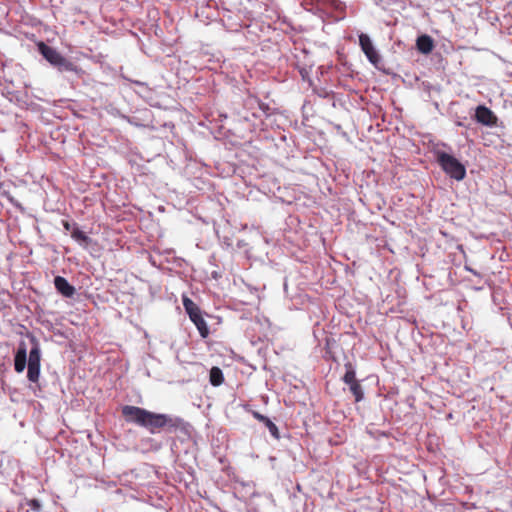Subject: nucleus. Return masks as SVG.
Here are the masks:
<instances>
[{"label": "nucleus", "mask_w": 512, "mask_h": 512, "mask_svg": "<svg viewBox=\"0 0 512 512\" xmlns=\"http://www.w3.org/2000/svg\"><path fill=\"white\" fill-rule=\"evenodd\" d=\"M190 320L196 326V328L202 338L205 339L209 336L210 330H209L207 322L205 321V319L202 316V312L197 313L195 315L193 314V316L190 317Z\"/></svg>", "instance_id": "obj_12"}, {"label": "nucleus", "mask_w": 512, "mask_h": 512, "mask_svg": "<svg viewBox=\"0 0 512 512\" xmlns=\"http://www.w3.org/2000/svg\"><path fill=\"white\" fill-rule=\"evenodd\" d=\"M350 392L353 394L355 401L360 402L364 399V391L359 381L348 385Z\"/></svg>", "instance_id": "obj_17"}, {"label": "nucleus", "mask_w": 512, "mask_h": 512, "mask_svg": "<svg viewBox=\"0 0 512 512\" xmlns=\"http://www.w3.org/2000/svg\"><path fill=\"white\" fill-rule=\"evenodd\" d=\"M223 381L224 376L222 370L218 367H212L210 370V383L213 386H219L223 383Z\"/></svg>", "instance_id": "obj_16"}, {"label": "nucleus", "mask_w": 512, "mask_h": 512, "mask_svg": "<svg viewBox=\"0 0 512 512\" xmlns=\"http://www.w3.org/2000/svg\"><path fill=\"white\" fill-rule=\"evenodd\" d=\"M71 237L78 242L81 246L86 247L89 243L92 242V239L86 235L78 226L74 227L71 233Z\"/></svg>", "instance_id": "obj_13"}, {"label": "nucleus", "mask_w": 512, "mask_h": 512, "mask_svg": "<svg viewBox=\"0 0 512 512\" xmlns=\"http://www.w3.org/2000/svg\"><path fill=\"white\" fill-rule=\"evenodd\" d=\"M122 414L127 422L146 428L154 434L163 428V413H155L141 407L125 405Z\"/></svg>", "instance_id": "obj_2"}, {"label": "nucleus", "mask_w": 512, "mask_h": 512, "mask_svg": "<svg viewBox=\"0 0 512 512\" xmlns=\"http://www.w3.org/2000/svg\"><path fill=\"white\" fill-rule=\"evenodd\" d=\"M436 161L451 179L462 181L466 177L465 165L453 155L445 151H438L436 153Z\"/></svg>", "instance_id": "obj_4"}, {"label": "nucleus", "mask_w": 512, "mask_h": 512, "mask_svg": "<svg viewBox=\"0 0 512 512\" xmlns=\"http://www.w3.org/2000/svg\"><path fill=\"white\" fill-rule=\"evenodd\" d=\"M344 366H345L346 371L342 377V381L346 385H349L353 382H357L358 380L356 379V371H355L353 364L351 362H347V363H345Z\"/></svg>", "instance_id": "obj_14"}, {"label": "nucleus", "mask_w": 512, "mask_h": 512, "mask_svg": "<svg viewBox=\"0 0 512 512\" xmlns=\"http://www.w3.org/2000/svg\"><path fill=\"white\" fill-rule=\"evenodd\" d=\"M121 118L132 125L138 126V124L136 122H134L131 117H129L127 115H121Z\"/></svg>", "instance_id": "obj_20"}, {"label": "nucleus", "mask_w": 512, "mask_h": 512, "mask_svg": "<svg viewBox=\"0 0 512 512\" xmlns=\"http://www.w3.org/2000/svg\"><path fill=\"white\" fill-rule=\"evenodd\" d=\"M31 349L27 358V346L21 341L14 355V369L17 373H22L27 366V378L31 383H37L40 377L41 367V347L38 339L34 335L29 336Z\"/></svg>", "instance_id": "obj_1"}, {"label": "nucleus", "mask_w": 512, "mask_h": 512, "mask_svg": "<svg viewBox=\"0 0 512 512\" xmlns=\"http://www.w3.org/2000/svg\"><path fill=\"white\" fill-rule=\"evenodd\" d=\"M212 277H213V278H215V279H217V278L219 277V275H218V273H217V272H213V273H212Z\"/></svg>", "instance_id": "obj_23"}, {"label": "nucleus", "mask_w": 512, "mask_h": 512, "mask_svg": "<svg viewBox=\"0 0 512 512\" xmlns=\"http://www.w3.org/2000/svg\"><path fill=\"white\" fill-rule=\"evenodd\" d=\"M182 302L185 312L188 314L189 318L192 317L193 314L195 315L201 312L200 308L193 302V300H191L187 296L183 297Z\"/></svg>", "instance_id": "obj_15"}, {"label": "nucleus", "mask_w": 512, "mask_h": 512, "mask_svg": "<svg viewBox=\"0 0 512 512\" xmlns=\"http://www.w3.org/2000/svg\"><path fill=\"white\" fill-rule=\"evenodd\" d=\"M27 505L35 512H40L42 508L41 502L36 498L28 500Z\"/></svg>", "instance_id": "obj_18"}, {"label": "nucleus", "mask_w": 512, "mask_h": 512, "mask_svg": "<svg viewBox=\"0 0 512 512\" xmlns=\"http://www.w3.org/2000/svg\"><path fill=\"white\" fill-rule=\"evenodd\" d=\"M54 286L59 294L66 298H72L76 289L73 285L69 283V281L63 276H55L54 277Z\"/></svg>", "instance_id": "obj_8"}, {"label": "nucleus", "mask_w": 512, "mask_h": 512, "mask_svg": "<svg viewBox=\"0 0 512 512\" xmlns=\"http://www.w3.org/2000/svg\"><path fill=\"white\" fill-rule=\"evenodd\" d=\"M474 119L476 122L488 127H493L497 122V117L495 114L485 105L477 106Z\"/></svg>", "instance_id": "obj_7"}, {"label": "nucleus", "mask_w": 512, "mask_h": 512, "mask_svg": "<svg viewBox=\"0 0 512 512\" xmlns=\"http://www.w3.org/2000/svg\"><path fill=\"white\" fill-rule=\"evenodd\" d=\"M163 422V428L168 433H176L178 431L186 433L188 431L189 424L178 416L163 413Z\"/></svg>", "instance_id": "obj_6"}, {"label": "nucleus", "mask_w": 512, "mask_h": 512, "mask_svg": "<svg viewBox=\"0 0 512 512\" xmlns=\"http://www.w3.org/2000/svg\"><path fill=\"white\" fill-rule=\"evenodd\" d=\"M465 269L467 271L471 272L472 274L476 275V276H480V274L476 270H474V269H472V268H470L468 266H465Z\"/></svg>", "instance_id": "obj_22"}, {"label": "nucleus", "mask_w": 512, "mask_h": 512, "mask_svg": "<svg viewBox=\"0 0 512 512\" xmlns=\"http://www.w3.org/2000/svg\"><path fill=\"white\" fill-rule=\"evenodd\" d=\"M416 48L424 55L431 53L434 48V41L432 37L427 34L418 36L416 39Z\"/></svg>", "instance_id": "obj_11"}, {"label": "nucleus", "mask_w": 512, "mask_h": 512, "mask_svg": "<svg viewBox=\"0 0 512 512\" xmlns=\"http://www.w3.org/2000/svg\"><path fill=\"white\" fill-rule=\"evenodd\" d=\"M62 226L64 228L65 231H69L72 233V230L74 229V227H77V223L75 222H70V221H67V220H63L62 221Z\"/></svg>", "instance_id": "obj_19"}, {"label": "nucleus", "mask_w": 512, "mask_h": 512, "mask_svg": "<svg viewBox=\"0 0 512 512\" xmlns=\"http://www.w3.org/2000/svg\"><path fill=\"white\" fill-rule=\"evenodd\" d=\"M359 46L366 56L367 60L372 64L376 69L382 70L383 59L379 54L378 50L375 48L370 36L365 33H360L359 36Z\"/></svg>", "instance_id": "obj_5"}, {"label": "nucleus", "mask_w": 512, "mask_h": 512, "mask_svg": "<svg viewBox=\"0 0 512 512\" xmlns=\"http://www.w3.org/2000/svg\"><path fill=\"white\" fill-rule=\"evenodd\" d=\"M252 415L255 419H257L259 422L263 423L267 427L271 436L274 439H276V440L280 439L279 429L276 426V424L269 417L259 413L258 411H252Z\"/></svg>", "instance_id": "obj_9"}, {"label": "nucleus", "mask_w": 512, "mask_h": 512, "mask_svg": "<svg viewBox=\"0 0 512 512\" xmlns=\"http://www.w3.org/2000/svg\"><path fill=\"white\" fill-rule=\"evenodd\" d=\"M299 72H300V74H301L303 79L308 75V71L304 67L300 68Z\"/></svg>", "instance_id": "obj_21"}, {"label": "nucleus", "mask_w": 512, "mask_h": 512, "mask_svg": "<svg viewBox=\"0 0 512 512\" xmlns=\"http://www.w3.org/2000/svg\"><path fill=\"white\" fill-rule=\"evenodd\" d=\"M120 77L125 80V81H128V82H131L133 83L134 85L138 86L140 89L139 90H135V92L143 99H145L146 101H149L151 98H152V94H153V91L152 89L148 86V84L146 82H142V81H138V80H132L130 78H128L125 74H121Z\"/></svg>", "instance_id": "obj_10"}, {"label": "nucleus", "mask_w": 512, "mask_h": 512, "mask_svg": "<svg viewBox=\"0 0 512 512\" xmlns=\"http://www.w3.org/2000/svg\"><path fill=\"white\" fill-rule=\"evenodd\" d=\"M38 51L42 57L59 72H74L80 73L82 70L77 65L65 58L54 47L47 45L44 42H39Z\"/></svg>", "instance_id": "obj_3"}]
</instances>
